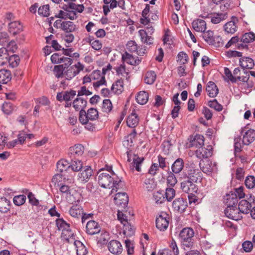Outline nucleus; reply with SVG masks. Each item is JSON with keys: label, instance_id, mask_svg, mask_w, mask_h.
Here are the masks:
<instances>
[{"label": "nucleus", "instance_id": "51", "mask_svg": "<svg viewBox=\"0 0 255 255\" xmlns=\"http://www.w3.org/2000/svg\"><path fill=\"white\" fill-rule=\"evenodd\" d=\"M88 118L91 121H94L98 119L99 117L98 111L94 108H91L87 111Z\"/></svg>", "mask_w": 255, "mask_h": 255}, {"label": "nucleus", "instance_id": "41", "mask_svg": "<svg viewBox=\"0 0 255 255\" xmlns=\"http://www.w3.org/2000/svg\"><path fill=\"white\" fill-rule=\"evenodd\" d=\"M123 225V233L127 236H131L134 234V229L129 222Z\"/></svg>", "mask_w": 255, "mask_h": 255}, {"label": "nucleus", "instance_id": "18", "mask_svg": "<svg viewBox=\"0 0 255 255\" xmlns=\"http://www.w3.org/2000/svg\"><path fill=\"white\" fill-rule=\"evenodd\" d=\"M172 207L174 210L182 212L187 207L186 201L182 198H179L174 200L172 203Z\"/></svg>", "mask_w": 255, "mask_h": 255}, {"label": "nucleus", "instance_id": "12", "mask_svg": "<svg viewBox=\"0 0 255 255\" xmlns=\"http://www.w3.org/2000/svg\"><path fill=\"white\" fill-rule=\"evenodd\" d=\"M114 200L118 206L125 209L128 204V197L125 192H118L115 195Z\"/></svg>", "mask_w": 255, "mask_h": 255}, {"label": "nucleus", "instance_id": "54", "mask_svg": "<svg viewBox=\"0 0 255 255\" xmlns=\"http://www.w3.org/2000/svg\"><path fill=\"white\" fill-rule=\"evenodd\" d=\"M26 200V196L24 195L16 196L13 198V203L15 205L20 206L23 204Z\"/></svg>", "mask_w": 255, "mask_h": 255}, {"label": "nucleus", "instance_id": "49", "mask_svg": "<svg viewBox=\"0 0 255 255\" xmlns=\"http://www.w3.org/2000/svg\"><path fill=\"white\" fill-rule=\"evenodd\" d=\"M127 211H118L117 216L118 220L121 222L122 224L124 225L126 223L128 222V219L127 216Z\"/></svg>", "mask_w": 255, "mask_h": 255}, {"label": "nucleus", "instance_id": "23", "mask_svg": "<svg viewBox=\"0 0 255 255\" xmlns=\"http://www.w3.org/2000/svg\"><path fill=\"white\" fill-rule=\"evenodd\" d=\"M138 123L139 118L138 115L134 112H132L127 119V126L130 128H134L138 125Z\"/></svg>", "mask_w": 255, "mask_h": 255}, {"label": "nucleus", "instance_id": "34", "mask_svg": "<svg viewBox=\"0 0 255 255\" xmlns=\"http://www.w3.org/2000/svg\"><path fill=\"white\" fill-rule=\"evenodd\" d=\"M11 79V73L9 70H0V83L6 84Z\"/></svg>", "mask_w": 255, "mask_h": 255}, {"label": "nucleus", "instance_id": "61", "mask_svg": "<svg viewBox=\"0 0 255 255\" xmlns=\"http://www.w3.org/2000/svg\"><path fill=\"white\" fill-rule=\"evenodd\" d=\"M254 247L252 242L246 241L243 243L242 248L244 251L247 253L251 252Z\"/></svg>", "mask_w": 255, "mask_h": 255}, {"label": "nucleus", "instance_id": "42", "mask_svg": "<svg viewBox=\"0 0 255 255\" xmlns=\"http://www.w3.org/2000/svg\"><path fill=\"white\" fill-rule=\"evenodd\" d=\"M8 54L6 48H0V66L7 63Z\"/></svg>", "mask_w": 255, "mask_h": 255}, {"label": "nucleus", "instance_id": "31", "mask_svg": "<svg viewBox=\"0 0 255 255\" xmlns=\"http://www.w3.org/2000/svg\"><path fill=\"white\" fill-rule=\"evenodd\" d=\"M122 58L124 61L131 65H137L140 62V60L137 57H134L127 52L123 56Z\"/></svg>", "mask_w": 255, "mask_h": 255}, {"label": "nucleus", "instance_id": "6", "mask_svg": "<svg viewBox=\"0 0 255 255\" xmlns=\"http://www.w3.org/2000/svg\"><path fill=\"white\" fill-rule=\"evenodd\" d=\"M93 170L89 166H86L81 170L77 175V181L81 183L87 182L92 175Z\"/></svg>", "mask_w": 255, "mask_h": 255}, {"label": "nucleus", "instance_id": "7", "mask_svg": "<svg viewBox=\"0 0 255 255\" xmlns=\"http://www.w3.org/2000/svg\"><path fill=\"white\" fill-rule=\"evenodd\" d=\"M203 38L209 44L214 45L215 46H220L219 44L221 40L220 36H216L214 34V32L212 30H208L203 32L202 34Z\"/></svg>", "mask_w": 255, "mask_h": 255}, {"label": "nucleus", "instance_id": "39", "mask_svg": "<svg viewBox=\"0 0 255 255\" xmlns=\"http://www.w3.org/2000/svg\"><path fill=\"white\" fill-rule=\"evenodd\" d=\"M74 245L77 249V255H86L87 254V249L81 242L79 241H75Z\"/></svg>", "mask_w": 255, "mask_h": 255}, {"label": "nucleus", "instance_id": "10", "mask_svg": "<svg viewBox=\"0 0 255 255\" xmlns=\"http://www.w3.org/2000/svg\"><path fill=\"white\" fill-rule=\"evenodd\" d=\"M56 224L59 230L62 231V235L65 239L68 240V238L72 236V233L70 229V226L63 219H57L56 220Z\"/></svg>", "mask_w": 255, "mask_h": 255}, {"label": "nucleus", "instance_id": "14", "mask_svg": "<svg viewBox=\"0 0 255 255\" xmlns=\"http://www.w3.org/2000/svg\"><path fill=\"white\" fill-rule=\"evenodd\" d=\"M239 211V209L236 207H227L225 210V214L228 218L238 221L242 218L241 212Z\"/></svg>", "mask_w": 255, "mask_h": 255}, {"label": "nucleus", "instance_id": "57", "mask_svg": "<svg viewBox=\"0 0 255 255\" xmlns=\"http://www.w3.org/2000/svg\"><path fill=\"white\" fill-rule=\"evenodd\" d=\"M175 196V190L172 188H167L165 192V198L168 201H171Z\"/></svg>", "mask_w": 255, "mask_h": 255}, {"label": "nucleus", "instance_id": "36", "mask_svg": "<svg viewBox=\"0 0 255 255\" xmlns=\"http://www.w3.org/2000/svg\"><path fill=\"white\" fill-rule=\"evenodd\" d=\"M148 100V94L145 91H140L136 97V102L140 105L145 104Z\"/></svg>", "mask_w": 255, "mask_h": 255}, {"label": "nucleus", "instance_id": "5", "mask_svg": "<svg viewBox=\"0 0 255 255\" xmlns=\"http://www.w3.org/2000/svg\"><path fill=\"white\" fill-rule=\"evenodd\" d=\"M242 141L244 145H249L255 140V130L247 127L243 128L241 131Z\"/></svg>", "mask_w": 255, "mask_h": 255}, {"label": "nucleus", "instance_id": "11", "mask_svg": "<svg viewBox=\"0 0 255 255\" xmlns=\"http://www.w3.org/2000/svg\"><path fill=\"white\" fill-rule=\"evenodd\" d=\"M154 28L152 26H147L146 30L140 29L138 31L139 35L140 37L141 41L146 44H151L153 43V38L148 34H152L153 33Z\"/></svg>", "mask_w": 255, "mask_h": 255}, {"label": "nucleus", "instance_id": "30", "mask_svg": "<svg viewBox=\"0 0 255 255\" xmlns=\"http://www.w3.org/2000/svg\"><path fill=\"white\" fill-rule=\"evenodd\" d=\"M240 64L243 69H252L255 65L253 60L247 57L240 58Z\"/></svg>", "mask_w": 255, "mask_h": 255}, {"label": "nucleus", "instance_id": "1", "mask_svg": "<svg viewBox=\"0 0 255 255\" xmlns=\"http://www.w3.org/2000/svg\"><path fill=\"white\" fill-rule=\"evenodd\" d=\"M187 180L181 183V188L185 193L193 194L198 191L197 186L193 183L200 182L202 179V174L200 169L193 163L190 164L185 174Z\"/></svg>", "mask_w": 255, "mask_h": 255}, {"label": "nucleus", "instance_id": "24", "mask_svg": "<svg viewBox=\"0 0 255 255\" xmlns=\"http://www.w3.org/2000/svg\"><path fill=\"white\" fill-rule=\"evenodd\" d=\"M252 205L246 200H242L239 204L238 209L241 213L248 214L252 210Z\"/></svg>", "mask_w": 255, "mask_h": 255}, {"label": "nucleus", "instance_id": "35", "mask_svg": "<svg viewBox=\"0 0 255 255\" xmlns=\"http://www.w3.org/2000/svg\"><path fill=\"white\" fill-rule=\"evenodd\" d=\"M70 167V163L67 160L61 159L57 163V170L59 172L66 171Z\"/></svg>", "mask_w": 255, "mask_h": 255}, {"label": "nucleus", "instance_id": "50", "mask_svg": "<svg viewBox=\"0 0 255 255\" xmlns=\"http://www.w3.org/2000/svg\"><path fill=\"white\" fill-rule=\"evenodd\" d=\"M112 108V104L110 100L106 99L103 101L102 107L103 112L108 113L111 111Z\"/></svg>", "mask_w": 255, "mask_h": 255}, {"label": "nucleus", "instance_id": "2", "mask_svg": "<svg viewBox=\"0 0 255 255\" xmlns=\"http://www.w3.org/2000/svg\"><path fill=\"white\" fill-rule=\"evenodd\" d=\"M98 174V183L99 185L105 188H112L111 192H117L121 180L117 179V175L112 170V167L106 165L105 167L99 170Z\"/></svg>", "mask_w": 255, "mask_h": 255}, {"label": "nucleus", "instance_id": "19", "mask_svg": "<svg viewBox=\"0 0 255 255\" xmlns=\"http://www.w3.org/2000/svg\"><path fill=\"white\" fill-rule=\"evenodd\" d=\"M144 160V158L139 157L136 155H134L133 161L129 165V168L131 170L133 171L134 169L138 172H141V165Z\"/></svg>", "mask_w": 255, "mask_h": 255}, {"label": "nucleus", "instance_id": "15", "mask_svg": "<svg viewBox=\"0 0 255 255\" xmlns=\"http://www.w3.org/2000/svg\"><path fill=\"white\" fill-rule=\"evenodd\" d=\"M204 137L201 134H196L190 136L189 147H200L204 145Z\"/></svg>", "mask_w": 255, "mask_h": 255}, {"label": "nucleus", "instance_id": "3", "mask_svg": "<svg viewBox=\"0 0 255 255\" xmlns=\"http://www.w3.org/2000/svg\"><path fill=\"white\" fill-rule=\"evenodd\" d=\"M194 232L192 228H185L183 229L180 234L179 238L181 240V245L185 250L190 249L193 247V237Z\"/></svg>", "mask_w": 255, "mask_h": 255}, {"label": "nucleus", "instance_id": "17", "mask_svg": "<svg viewBox=\"0 0 255 255\" xmlns=\"http://www.w3.org/2000/svg\"><path fill=\"white\" fill-rule=\"evenodd\" d=\"M108 247L109 251L114 255L120 254L123 251V247L121 243L117 240L110 241Z\"/></svg>", "mask_w": 255, "mask_h": 255}, {"label": "nucleus", "instance_id": "48", "mask_svg": "<svg viewBox=\"0 0 255 255\" xmlns=\"http://www.w3.org/2000/svg\"><path fill=\"white\" fill-rule=\"evenodd\" d=\"M245 183L248 189H253L255 187V177L253 175L248 176L246 178Z\"/></svg>", "mask_w": 255, "mask_h": 255}, {"label": "nucleus", "instance_id": "44", "mask_svg": "<svg viewBox=\"0 0 255 255\" xmlns=\"http://www.w3.org/2000/svg\"><path fill=\"white\" fill-rule=\"evenodd\" d=\"M76 29V25L73 22L69 21H64L62 30L66 32H71Z\"/></svg>", "mask_w": 255, "mask_h": 255}, {"label": "nucleus", "instance_id": "32", "mask_svg": "<svg viewBox=\"0 0 255 255\" xmlns=\"http://www.w3.org/2000/svg\"><path fill=\"white\" fill-rule=\"evenodd\" d=\"M111 91L117 94H120L124 91V82L123 80H118L111 87Z\"/></svg>", "mask_w": 255, "mask_h": 255}, {"label": "nucleus", "instance_id": "20", "mask_svg": "<svg viewBox=\"0 0 255 255\" xmlns=\"http://www.w3.org/2000/svg\"><path fill=\"white\" fill-rule=\"evenodd\" d=\"M203 172L207 174H210L213 172H216L217 170V165L216 162L207 160L206 163L202 167Z\"/></svg>", "mask_w": 255, "mask_h": 255}, {"label": "nucleus", "instance_id": "43", "mask_svg": "<svg viewBox=\"0 0 255 255\" xmlns=\"http://www.w3.org/2000/svg\"><path fill=\"white\" fill-rule=\"evenodd\" d=\"M70 165L72 170L75 172L80 171L84 167L82 161L79 160H72Z\"/></svg>", "mask_w": 255, "mask_h": 255}, {"label": "nucleus", "instance_id": "47", "mask_svg": "<svg viewBox=\"0 0 255 255\" xmlns=\"http://www.w3.org/2000/svg\"><path fill=\"white\" fill-rule=\"evenodd\" d=\"M87 42H89L92 47L95 50H99L102 47V43L98 40H95L92 41L90 38H87L84 40Z\"/></svg>", "mask_w": 255, "mask_h": 255}, {"label": "nucleus", "instance_id": "40", "mask_svg": "<svg viewBox=\"0 0 255 255\" xmlns=\"http://www.w3.org/2000/svg\"><path fill=\"white\" fill-rule=\"evenodd\" d=\"M10 202L5 198H0V212L6 213L9 210Z\"/></svg>", "mask_w": 255, "mask_h": 255}, {"label": "nucleus", "instance_id": "59", "mask_svg": "<svg viewBox=\"0 0 255 255\" xmlns=\"http://www.w3.org/2000/svg\"><path fill=\"white\" fill-rule=\"evenodd\" d=\"M167 182L168 185H169L170 186H174L177 182L175 175L171 172L168 173L167 177Z\"/></svg>", "mask_w": 255, "mask_h": 255}, {"label": "nucleus", "instance_id": "45", "mask_svg": "<svg viewBox=\"0 0 255 255\" xmlns=\"http://www.w3.org/2000/svg\"><path fill=\"white\" fill-rule=\"evenodd\" d=\"M19 61V57L17 55L8 56L7 63L9 64V65L12 68L16 67L18 65Z\"/></svg>", "mask_w": 255, "mask_h": 255}, {"label": "nucleus", "instance_id": "46", "mask_svg": "<svg viewBox=\"0 0 255 255\" xmlns=\"http://www.w3.org/2000/svg\"><path fill=\"white\" fill-rule=\"evenodd\" d=\"M255 34L252 32L246 33L242 37L241 42L248 43L255 40Z\"/></svg>", "mask_w": 255, "mask_h": 255}, {"label": "nucleus", "instance_id": "29", "mask_svg": "<svg viewBox=\"0 0 255 255\" xmlns=\"http://www.w3.org/2000/svg\"><path fill=\"white\" fill-rule=\"evenodd\" d=\"M184 166V162L182 158L177 159L172 164L171 169L173 173L177 174L180 173L183 169Z\"/></svg>", "mask_w": 255, "mask_h": 255}, {"label": "nucleus", "instance_id": "56", "mask_svg": "<svg viewBox=\"0 0 255 255\" xmlns=\"http://www.w3.org/2000/svg\"><path fill=\"white\" fill-rule=\"evenodd\" d=\"M208 106L218 112H220L223 110V106L218 103L216 99L213 101H210L208 103Z\"/></svg>", "mask_w": 255, "mask_h": 255}, {"label": "nucleus", "instance_id": "55", "mask_svg": "<svg viewBox=\"0 0 255 255\" xmlns=\"http://www.w3.org/2000/svg\"><path fill=\"white\" fill-rule=\"evenodd\" d=\"M38 13L39 15L43 16H48L49 15V6L48 4L40 6L38 9Z\"/></svg>", "mask_w": 255, "mask_h": 255}, {"label": "nucleus", "instance_id": "60", "mask_svg": "<svg viewBox=\"0 0 255 255\" xmlns=\"http://www.w3.org/2000/svg\"><path fill=\"white\" fill-rule=\"evenodd\" d=\"M144 186L147 191L152 190L156 186V185L153 179H146L144 181Z\"/></svg>", "mask_w": 255, "mask_h": 255}, {"label": "nucleus", "instance_id": "21", "mask_svg": "<svg viewBox=\"0 0 255 255\" xmlns=\"http://www.w3.org/2000/svg\"><path fill=\"white\" fill-rule=\"evenodd\" d=\"M192 25L193 29L197 32H203L206 29V23L202 19L194 20L192 23Z\"/></svg>", "mask_w": 255, "mask_h": 255}, {"label": "nucleus", "instance_id": "63", "mask_svg": "<svg viewBox=\"0 0 255 255\" xmlns=\"http://www.w3.org/2000/svg\"><path fill=\"white\" fill-rule=\"evenodd\" d=\"M63 56L58 53H55L51 55V60L53 63H61Z\"/></svg>", "mask_w": 255, "mask_h": 255}, {"label": "nucleus", "instance_id": "9", "mask_svg": "<svg viewBox=\"0 0 255 255\" xmlns=\"http://www.w3.org/2000/svg\"><path fill=\"white\" fill-rule=\"evenodd\" d=\"M84 65L80 62L70 67L64 73V76L66 79L70 80L74 77L84 69Z\"/></svg>", "mask_w": 255, "mask_h": 255}, {"label": "nucleus", "instance_id": "16", "mask_svg": "<svg viewBox=\"0 0 255 255\" xmlns=\"http://www.w3.org/2000/svg\"><path fill=\"white\" fill-rule=\"evenodd\" d=\"M101 228L98 223L95 221H89L86 224V232L87 234L93 235L100 232Z\"/></svg>", "mask_w": 255, "mask_h": 255}, {"label": "nucleus", "instance_id": "52", "mask_svg": "<svg viewBox=\"0 0 255 255\" xmlns=\"http://www.w3.org/2000/svg\"><path fill=\"white\" fill-rule=\"evenodd\" d=\"M103 72H101L100 70H95L90 74L91 78L93 80H99L102 76H104L106 73L105 68H103Z\"/></svg>", "mask_w": 255, "mask_h": 255}, {"label": "nucleus", "instance_id": "4", "mask_svg": "<svg viewBox=\"0 0 255 255\" xmlns=\"http://www.w3.org/2000/svg\"><path fill=\"white\" fill-rule=\"evenodd\" d=\"M81 199V196L78 193L75 194L70 195L69 201L72 202V206L69 210V214L73 218L80 219L83 214V209L81 206L77 202H79Z\"/></svg>", "mask_w": 255, "mask_h": 255}, {"label": "nucleus", "instance_id": "13", "mask_svg": "<svg viewBox=\"0 0 255 255\" xmlns=\"http://www.w3.org/2000/svg\"><path fill=\"white\" fill-rule=\"evenodd\" d=\"M213 154V148L210 145H207L206 147H199L196 151V156L200 159L207 158L212 156Z\"/></svg>", "mask_w": 255, "mask_h": 255}, {"label": "nucleus", "instance_id": "8", "mask_svg": "<svg viewBox=\"0 0 255 255\" xmlns=\"http://www.w3.org/2000/svg\"><path fill=\"white\" fill-rule=\"evenodd\" d=\"M169 215L165 212H162L156 219V226L160 231L166 230L169 225Z\"/></svg>", "mask_w": 255, "mask_h": 255}, {"label": "nucleus", "instance_id": "28", "mask_svg": "<svg viewBox=\"0 0 255 255\" xmlns=\"http://www.w3.org/2000/svg\"><path fill=\"white\" fill-rule=\"evenodd\" d=\"M227 17L226 13H215L211 14V21L214 24H218L225 20Z\"/></svg>", "mask_w": 255, "mask_h": 255}, {"label": "nucleus", "instance_id": "37", "mask_svg": "<svg viewBox=\"0 0 255 255\" xmlns=\"http://www.w3.org/2000/svg\"><path fill=\"white\" fill-rule=\"evenodd\" d=\"M224 30L228 33H234L237 29L236 23L233 21H230L226 23L224 26Z\"/></svg>", "mask_w": 255, "mask_h": 255}, {"label": "nucleus", "instance_id": "25", "mask_svg": "<svg viewBox=\"0 0 255 255\" xmlns=\"http://www.w3.org/2000/svg\"><path fill=\"white\" fill-rule=\"evenodd\" d=\"M73 108L78 111H83L84 109L86 107L87 101L86 100L77 97L73 102Z\"/></svg>", "mask_w": 255, "mask_h": 255}, {"label": "nucleus", "instance_id": "64", "mask_svg": "<svg viewBox=\"0 0 255 255\" xmlns=\"http://www.w3.org/2000/svg\"><path fill=\"white\" fill-rule=\"evenodd\" d=\"M127 49L131 52H136L137 45L134 41H129L127 44Z\"/></svg>", "mask_w": 255, "mask_h": 255}, {"label": "nucleus", "instance_id": "26", "mask_svg": "<svg viewBox=\"0 0 255 255\" xmlns=\"http://www.w3.org/2000/svg\"><path fill=\"white\" fill-rule=\"evenodd\" d=\"M238 202V198L233 192H231L227 194L225 198V203L227 205V207H235L234 206L237 204Z\"/></svg>", "mask_w": 255, "mask_h": 255}, {"label": "nucleus", "instance_id": "27", "mask_svg": "<svg viewBox=\"0 0 255 255\" xmlns=\"http://www.w3.org/2000/svg\"><path fill=\"white\" fill-rule=\"evenodd\" d=\"M84 151V147L80 144H76L74 146L70 147L68 151V155L71 157L72 156L81 155Z\"/></svg>", "mask_w": 255, "mask_h": 255}, {"label": "nucleus", "instance_id": "58", "mask_svg": "<svg viewBox=\"0 0 255 255\" xmlns=\"http://www.w3.org/2000/svg\"><path fill=\"white\" fill-rule=\"evenodd\" d=\"M64 69L63 65L55 66L53 69L54 74L57 78L61 77L63 75Z\"/></svg>", "mask_w": 255, "mask_h": 255}, {"label": "nucleus", "instance_id": "53", "mask_svg": "<svg viewBox=\"0 0 255 255\" xmlns=\"http://www.w3.org/2000/svg\"><path fill=\"white\" fill-rule=\"evenodd\" d=\"M153 198L157 204L162 203L165 200V197L163 193L161 192H156L153 194Z\"/></svg>", "mask_w": 255, "mask_h": 255}, {"label": "nucleus", "instance_id": "33", "mask_svg": "<svg viewBox=\"0 0 255 255\" xmlns=\"http://www.w3.org/2000/svg\"><path fill=\"white\" fill-rule=\"evenodd\" d=\"M206 90L208 95L211 97H216L219 92L218 89L216 84L213 82L211 81L208 83Z\"/></svg>", "mask_w": 255, "mask_h": 255}, {"label": "nucleus", "instance_id": "62", "mask_svg": "<svg viewBox=\"0 0 255 255\" xmlns=\"http://www.w3.org/2000/svg\"><path fill=\"white\" fill-rule=\"evenodd\" d=\"M2 110L5 114H10L13 110L12 104L10 103L5 102L2 107Z\"/></svg>", "mask_w": 255, "mask_h": 255}, {"label": "nucleus", "instance_id": "22", "mask_svg": "<svg viewBox=\"0 0 255 255\" xmlns=\"http://www.w3.org/2000/svg\"><path fill=\"white\" fill-rule=\"evenodd\" d=\"M8 30L10 33L15 35L22 30V25L19 21H14L8 24Z\"/></svg>", "mask_w": 255, "mask_h": 255}, {"label": "nucleus", "instance_id": "38", "mask_svg": "<svg viewBox=\"0 0 255 255\" xmlns=\"http://www.w3.org/2000/svg\"><path fill=\"white\" fill-rule=\"evenodd\" d=\"M156 78V74L155 72L153 71H150L146 72L144 77V81L145 83L151 85L155 81Z\"/></svg>", "mask_w": 255, "mask_h": 255}]
</instances>
